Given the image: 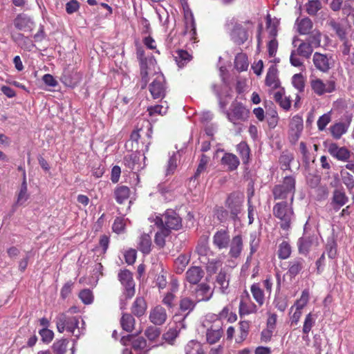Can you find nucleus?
<instances>
[{
	"label": "nucleus",
	"mask_w": 354,
	"mask_h": 354,
	"mask_svg": "<svg viewBox=\"0 0 354 354\" xmlns=\"http://www.w3.org/2000/svg\"><path fill=\"white\" fill-rule=\"evenodd\" d=\"M328 151L333 158L342 162H348L351 156V151L345 147H339L336 143L328 145Z\"/></svg>",
	"instance_id": "obj_17"
},
{
	"label": "nucleus",
	"mask_w": 354,
	"mask_h": 354,
	"mask_svg": "<svg viewBox=\"0 0 354 354\" xmlns=\"http://www.w3.org/2000/svg\"><path fill=\"white\" fill-rule=\"evenodd\" d=\"M279 43L276 38L271 39L267 44L268 53L270 57L276 55L278 50Z\"/></svg>",
	"instance_id": "obj_64"
},
{
	"label": "nucleus",
	"mask_w": 354,
	"mask_h": 354,
	"mask_svg": "<svg viewBox=\"0 0 354 354\" xmlns=\"http://www.w3.org/2000/svg\"><path fill=\"white\" fill-rule=\"evenodd\" d=\"M118 279L125 288H134L133 274L127 269L121 270L118 273Z\"/></svg>",
	"instance_id": "obj_33"
},
{
	"label": "nucleus",
	"mask_w": 354,
	"mask_h": 354,
	"mask_svg": "<svg viewBox=\"0 0 354 354\" xmlns=\"http://www.w3.org/2000/svg\"><path fill=\"white\" fill-rule=\"evenodd\" d=\"M68 340L66 339H62L55 342L53 348L56 354H65L67 350Z\"/></svg>",
	"instance_id": "obj_55"
},
{
	"label": "nucleus",
	"mask_w": 354,
	"mask_h": 354,
	"mask_svg": "<svg viewBox=\"0 0 354 354\" xmlns=\"http://www.w3.org/2000/svg\"><path fill=\"white\" fill-rule=\"evenodd\" d=\"M151 239L149 234H143L139 238L138 248L145 254H149L151 250Z\"/></svg>",
	"instance_id": "obj_34"
},
{
	"label": "nucleus",
	"mask_w": 354,
	"mask_h": 354,
	"mask_svg": "<svg viewBox=\"0 0 354 354\" xmlns=\"http://www.w3.org/2000/svg\"><path fill=\"white\" fill-rule=\"evenodd\" d=\"M228 252L231 258L237 259L240 257L243 248V239L241 235H236L232 237L229 245Z\"/></svg>",
	"instance_id": "obj_24"
},
{
	"label": "nucleus",
	"mask_w": 354,
	"mask_h": 354,
	"mask_svg": "<svg viewBox=\"0 0 354 354\" xmlns=\"http://www.w3.org/2000/svg\"><path fill=\"white\" fill-rule=\"evenodd\" d=\"M175 60L180 68L186 65L192 58V55L185 50H178L175 52Z\"/></svg>",
	"instance_id": "obj_40"
},
{
	"label": "nucleus",
	"mask_w": 354,
	"mask_h": 354,
	"mask_svg": "<svg viewBox=\"0 0 354 354\" xmlns=\"http://www.w3.org/2000/svg\"><path fill=\"white\" fill-rule=\"evenodd\" d=\"M310 86L313 93L322 96L335 92L337 90V82L333 78H329L324 82L321 78L314 77L310 80Z\"/></svg>",
	"instance_id": "obj_6"
},
{
	"label": "nucleus",
	"mask_w": 354,
	"mask_h": 354,
	"mask_svg": "<svg viewBox=\"0 0 354 354\" xmlns=\"http://www.w3.org/2000/svg\"><path fill=\"white\" fill-rule=\"evenodd\" d=\"M292 45L295 48L291 51L290 56V64L295 67L304 66V59H309L313 52L312 44L308 41L301 40L298 37L295 36L292 39Z\"/></svg>",
	"instance_id": "obj_2"
},
{
	"label": "nucleus",
	"mask_w": 354,
	"mask_h": 354,
	"mask_svg": "<svg viewBox=\"0 0 354 354\" xmlns=\"http://www.w3.org/2000/svg\"><path fill=\"white\" fill-rule=\"evenodd\" d=\"M223 335V331L220 326L214 325L208 328L206 332V340L209 344L217 343Z\"/></svg>",
	"instance_id": "obj_26"
},
{
	"label": "nucleus",
	"mask_w": 354,
	"mask_h": 354,
	"mask_svg": "<svg viewBox=\"0 0 354 354\" xmlns=\"http://www.w3.org/2000/svg\"><path fill=\"white\" fill-rule=\"evenodd\" d=\"M196 252L198 255V260L201 263H205V260L209 258V254H212L208 246L207 238H205L198 243L196 247Z\"/></svg>",
	"instance_id": "obj_25"
},
{
	"label": "nucleus",
	"mask_w": 354,
	"mask_h": 354,
	"mask_svg": "<svg viewBox=\"0 0 354 354\" xmlns=\"http://www.w3.org/2000/svg\"><path fill=\"white\" fill-rule=\"evenodd\" d=\"M130 189L125 185L117 186L114 190V198L119 204H122L130 196Z\"/></svg>",
	"instance_id": "obj_30"
},
{
	"label": "nucleus",
	"mask_w": 354,
	"mask_h": 354,
	"mask_svg": "<svg viewBox=\"0 0 354 354\" xmlns=\"http://www.w3.org/2000/svg\"><path fill=\"white\" fill-rule=\"evenodd\" d=\"M289 126L288 139L292 145H295L300 138L304 129L302 117L299 115L293 116Z\"/></svg>",
	"instance_id": "obj_15"
},
{
	"label": "nucleus",
	"mask_w": 354,
	"mask_h": 354,
	"mask_svg": "<svg viewBox=\"0 0 354 354\" xmlns=\"http://www.w3.org/2000/svg\"><path fill=\"white\" fill-rule=\"evenodd\" d=\"M257 311V307L253 304H247L243 300L241 301L239 304V313L241 315H249L250 313H255Z\"/></svg>",
	"instance_id": "obj_56"
},
{
	"label": "nucleus",
	"mask_w": 354,
	"mask_h": 354,
	"mask_svg": "<svg viewBox=\"0 0 354 354\" xmlns=\"http://www.w3.org/2000/svg\"><path fill=\"white\" fill-rule=\"evenodd\" d=\"M321 7V2L319 0H310L306 5V11L310 15H315Z\"/></svg>",
	"instance_id": "obj_58"
},
{
	"label": "nucleus",
	"mask_w": 354,
	"mask_h": 354,
	"mask_svg": "<svg viewBox=\"0 0 354 354\" xmlns=\"http://www.w3.org/2000/svg\"><path fill=\"white\" fill-rule=\"evenodd\" d=\"M294 160L293 153L288 151L281 153L279 162L282 170H290V163Z\"/></svg>",
	"instance_id": "obj_41"
},
{
	"label": "nucleus",
	"mask_w": 354,
	"mask_h": 354,
	"mask_svg": "<svg viewBox=\"0 0 354 354\" xmlns=\"http://www.w3.org/2000/svg\"><path fill=\"white\" fill-rule=\"evenodd\" d=\"M313 245L312 239L308 236H303L298 239L297 247L299 254L307 255Z\"/></svg>",
	"instance_id": "obj_39"
},
{
	"label": "nucleus",
	"mask_w": 354,
	"mask_h": 354,
	"mask_svg": "<svg viewBox=\"0 0 354 354\" xmlns=\"http://www.w3.org/2000/svg\"><path fill=\"white\" fill-rule=\"evenodd\" d=\"M143 133L145 134L148 140L151 139V128L148 121L145 122L140 127L138 124L131 132L130 135V140L132 142L131 150L136 149L138 151L139 149V140L142 138Z\"/></svg>",
	"instance_id": "obj_13"
},
{
	"label": "nucleus",
	"mask_w": 354,
	"mask_h": 354,
	"mask_svg": "<svg viewBox=\"0 0 354 354\" xmlns=\"http://www.w3.org/2000/svg\"><path fill=\"white\" fill-rule=\"evenodd\" d=\"M126 227V219L122 216L116 217L112 225L114 232L119 234L123 233Z\"/></svg>",
	"instance_id": "obj_53"
},
{
	"label": "nucleus",
	"mask_w": 354,
	"mask_h": 354,
	"mask_svg": "<svg viewBox=\"0 0 354 354\" xmlns=\"http://www.w3.org/2000/svg\"><path fill=\"white\" fill-rule=\"evenodd\" d=\"M29 198L30 194L28 191L26 174V171H24L22 182L15 193V201L12 205L11 210L9 214L10 216L13 215V214L16 212L18 206L23 205Z\"/></svg>",
	"instance_id": "obj_11"
},
{
	"label": "nucleus",
	"mask_w": 354,
	"mask_h": 354,
	"mask_svg": "<svg viewBox=\"0 0 354 354\" xmlns=\"http://www.w3.org/2000/svg\"><path fill=\"white\" fill-rule=\"evenodd\" d=\"M274 100L285 111H288L291 107L292 100L284 95L283 88L274 93Z\"/></svg>",
	"instance_id": "obj_31"
},
{
	"label": "nucleus",
	"mask_w": 354,
	"mask_h": 354,
	"mask_svg": "<svg viewBox=\"0 0 354 354\" xmlns=\"http://www.w3.org/2000/svg\"><path fill=\"white\" fill-rule=\"evenodd\" d=\"M330 131L335 139H339L347 131V126L344 122H337L330 127Z\"/></svg>",
	"instance_id": "obj_48"
},
{
	"label": "nucleus",
	"mask_w": 354,
	"mask_h": 354,
	"mask_svg": "<svg viewBox=\"0 0 354 354\" xmlns=\"http://www.w3.org/2000/svg\"><path fill=\"white\" fill-rule=\"evenodd\" d=\"M234 66L239 71H246L249 66L246 54L243 53H238L235 57Z\"/></svg>",
	"instance_id": "obj_44"
},
{
	"label": "nucleus",
	"mask_w": 354,
	"mask_h": 354,
	"mask_svg": "<svg viewBox=\"0 0 354 354\" xmlns=\"http://www.w3.org/2000/svg\"><path fill=\"white\" fill-rule=\"evenodd\" d=\"M12 41L16 43L18 46L26 51H31L35 47L32 40L24 34L17 32L11 35Z\"/></svg>",
	"instance_id": "obj_22"
},
{
	"label": "nucleus",
	"mask_w": 354,
	"mask_h": 354,
	"mask_svg": "<svg viewBox=\"0 0 354 354\" xmlns=\"http://www.w3.org/2000/svg\"><path fill=\"white\" fill-rule=\"evenodd\" d=\"M302 308H299V306H292L290 309V314L293 312L292 315L290 316V322L291 325H297L299 321V319L302 314Z\"/></svg>",
	"instance_id": "obj_60"
},
{
	"label": "nucleus",
	"mask_w": 354,
	"mask_h": 354,
	"mask_svg": "<svg viewBox=\"0 0 354 354\" xmlns=\"http://www.w3.org/2000/svg\"><path fill=\"white\" fill-rule=\"evenodd\" d=\"M79 297L85 304H90L93 300V295L91 289H82L79 293Z\"/></svg>",
	"instance_id": "obj_61"
},
{
	"label": "nucleus",
	"mask_w": 354,
	"mask_h": 354,
	"mask_svg": "<svg viewBox=\"0 0 354 354\" xmlns=\"http://www.w3.org/2000/svg\"><path fill=\"white\" fill-rule=\"evenodd\" d=\"M292 197L288 201L276 202L272 207L273 216L279 220L280 228L288 231L295 218Z\"/></svg>",
	"instance_id": "obj_1"
},
{
	"label": "nucleus",
	"mask_w": 354,
	"mask_h": 354,
	"mask_svg": "<svg viewBox=\"0 0 354 354\" xmlns=\"http://www.w3.org/2000/svg\"><path fill=\"white\" fill-rule=\"evenodd\" d=\"M215 215L221 223H224L230 219V214L223 207H218L215 209Z\"/></svg>",
	"instance_id": "obj_57"
},
{
	"label": "nucleus",
	"mask_w": 354,
	"mask_h": 354,
	"mask_svg": "<svg viewBox=\"0 0 354 354\" xmlns=\"http://www.w3.org/2000/svg\"><path fill=\"white\" fill-rule=\"evenodd\" d=\"M15 27L19 30L31 32L35 27V22L26 14L20 13L13 21Z\"/></svg>",
	"instance_id": "obj_18"
},
{
	"label": "nucleus",
	"mask_w": 354,
	"mask_h": 354,
	"mask_svg": "<svg viewBox=\"0 0 354 354\" xmlns=\"http://www.w3.org/2000/svg\"><path fill=\"white\" fill-rule=\"evenodd\" d=\"M348 201V197L342 189H336L333 192L330 205L333 209L337 212Z\"/></svg>",
	"instance_id": "obj_21"
},
{
	"label": "nucleus",
	"mask_w": 354,
	"mask_h": 354,
	"mask_svg": "<svg viewBox=\"0 0 354 354\" xmlns=\"http://www.w3.org/2000/svg\"><path fill=\"white\" fill-rule=\"evenodd\" d=\"M305 261L301 257H297L288 262V274L290 277L297 276L304 268Z\"/></svg>",
	"instance_id": "obj_28"
},
{
	"label": "nucleus",
	"mask_w": 354,
	"mask_h": 354,
	"mask_svg": "<svg viewBox=\"0 0 354 354\" xmlns=\"http://www.w3.org/2000/svg\"><path fill=\"white\" fill-rule=\"evenodd\" d=\"M145 335L149 340L153 341L160 336V330L156 326H149L146 329Z\"/></svg>",
	"instance_id": "obj_63"
},
{
	"label": "nucleus",
	"mask_w": 354,
	"mask_h": 354,
	"mask_svg": "<svg viewBox=\"0 0 354 354\" xmlns=\"http://www.w3.org/2000/svg\"><path fill=\"white\" fill-rule=\"evenodd\" d=\"M156 64V61L153 56L149 57V61L139 64L142 89H145L147 87L149 82V76L151 75L153 76L154 72H156L155 71Z\"/></svg>",
	"instance_id": "obj_12"
},
{
	"label": "nucleus",
	"mask_w": 354,
	"mask_h": 354,
	"mask_svg": "<svg viewBox=\"0 0 354 354\" xmlns=\"http://www.w3.org/2000/svg\"><path fill=\"white\" fill-rule=\"evenodd\" d=\"M266 84L271 87L272 89H276L280 86V82L277 77V69L275 66H271L266 74Z\"/></svg>",
	"instance_id": "obj_27"
},
{
	"label": "nucleus",
	"mask_w": 354,
	"mask_h": 354,
	"mask_svg": "<svg viewBox=\"0 0 354 354\" xmlns=\"http://www.w3.org/2000/svg\"><path fill=\"white\" fill-rule=\"evenodd\" d=\"M124 161L125 165L131 170L138 171L140 168V155L137 153L125 156Z\"/></svg>",
	"instance_id": "obj_38"
},
{
	"label": "nucleus",
	"mask_w": 354,
	"mask_h": 354,
	"mask_svg": "<svg viewBox=\"0 0 354 354\" xmlns=\"http://www.w3.org/2000/svg\"><path fill=\"white\" fill-rule=\"evenodd\" d=\"M250 329V324L247 321L239 322V335L236 339L237 343L243 342L248 337Z\"/></svg>",
	"instance_id": "obj_50"
},
{
	"label": "nucleus",
	"mask_w": 354,
	"mask_h": 354,
	"mask_svg": "<svg viewBox=\"0 0 354 354\" xmlns=\"http://www.w3.org/2000/svg\"><path fill=\"white\" fill-rule=\"evenodd\" d=\"M147 308V304L143 297H137L131 307V313L136 317L142 316Z\"/></svg>",
	"instance_id": "obj_32"
},
{
	"label": "nucleus",
	"mask_w": 354,
	"mask_h": 354,
	"mask_svg": "<svg viewBox=\"0 0 354 354\" xmlns=\"http://www.w3.org/2000/svg\"><path fill=\"white\" fill-rule=\"evenodd\" d=\"M209 162V157L205 154H202L201 156L200 162L198 165L197 169L194 174V179H197L200 174L206 169L207 164Z\"/></svg>",
	"instance_id": "obj_59"
},
{
	"label": "nucleus",
	"mask_w": 354,
	"mask_h": 354,
	"mask_svg": "<svg viewBox=\"0 0 354 354\" xmlns=\"http://www.w3.org/2000/svg\"><path fill=\"white\" fill-rule=\"evenodd\" d=\"M330 26L340 40L346 39V33L344 27L339 23L333 20L330 21Z\"/></svg>",
	"instance_id": "obj_52"
},
{
	"label": "nucleus",
	"mask_w": 354,
	"mask_h": 354,
	"mask_svg": "<svg viewBox=\"0 0 354 354\" xmlns=\"http://www.w3.org/2000/svg\"><path fill=\"white\" fill-rule=\"evenodd\" d=\"M154 221L155 225L159 229L155 234L154 242L157 246L162 248L165 245V239L170 234V232H168V228L163 227V223L160 216H156Z\"/></svg>",
	"instance_id": "obj_19"
},
{
	"label": "nucleus",
	"mask_w": 354,
	"mask_h": 354,
	"mask_svg": "<svg viewBox=\"0 0 354 354\" xmlns=\"http://www.w3.org/2000/svg\"><path fill=\"white\" fill-rule=\"evenodd\" d=\"M313 27L312 21L308 18L297 20V29L300 35H308Z\"/></svg>",
	"instance_id": "obj_35"
},
{
	"label": "nucleus",
	"mask_w": 354,
	"mask_h": 354,
	"mask_svg": "<svg viewBox=\"0 0 354 354\" xmlns=\"http://www.w3.org/2000/svg\"><path fill=\"white\" fill-rule=\"evenodd\" d=\"M203 270L198 266L190 268L186 272L187 280L192 285L197 284L203 276Z\"/></svg>",
	"instance_id": "obj_29"
},
{
	"label": "nucleus",
	"mask_w": 354,
	"mask_h": 354,
	"mask_svg": "<svg viewBox=\"0 0 354 354\" xmlns=\"http://www.w3.org/2000/svg\"><path fill=\"white\" fill-rule=\"evenodd\" d=\"M80 317L68 316L66 313L59 314L56 318L57 330L63 333L64 330L71 333L76 337L82 334V330L79 327Z\"/></svg>",
	"instance_id": "obj_5"
},
{
	"label": "nucleus",
	"mask_w": 354,
	"mask_h": 354,
	"mask_svg": "<svg viewBox=\"0 0 354 354\" xmlns=\"http://www.w3.org/2000/svg\"><path fill=\"white\" fill-rule=\"evenodd\" d=\"M244 196L242 194L232 192L230 194L225 201V205L230 214V219L234 222L239 221V214L242 211Z\"/></svg>",
	"instance_id": "obj_8"
},
{
	"label": "nucleus",
	"mask_w": 354,
	"mask_h": 354,
	"mask_svg": "<svg viewBox=\"0 0 354 354\" xmlns=\"http://www.w3.org/2000/svg\"><path fill=\"white\" fill-rule=\"evenodd\" d=\"M205 261L206 262L202 263L206 266L207 272L210 275L216 273L218 268L222 266V262L218 259H210L208 258Z\"/></svg>",
	"instance_id": "obj_46"
},
{
	"label": "nucleus",
	"mask_w": 354,
	"mask_h": 354,
	"mask_svg": "<svg viewBox=\"0 0 354 354\" xmlns=\"http://www.w3.org/2000/svg\"><path fill=\"white\" fill-rule=\"evenodd\" d=\"M229 281L230 276L227 274L226 270L221 269L215 277V287L218 286L220 288H227L229 286Z\"/></svg>",
	"instance_id": "obj_47"
},
{
	"label": "nucleus",
	"mask_w": 354,
	"mask_h": 354,
	"mask_svg": "<svg viewBox=\"0 0 354 354\" xmlns=\"http://www.w3.org/2000/svg\"><path fill=\"white\" fill-rule=\"evenodd\" d=\"M154 78L149 86V92L153 99H162L166 94V80L161 72H154Z\"/></svg>",
	"instance_id": "obj_10"
},
{
	"label": "nucleus",
	"mask_w": 354,
	"mask_h": 354,
	"mask_svg": "<svg viewBox=\"0 0 354 354\" xmlns=\"http://www.w3.org/2000/svg\"><path fill=\"white\" fill-rule=\"evenodd\" d=\"M214 245L218 250L226 249L230 243V232L227 229L217 230L212 238Z\"/></svg>",
	"instance_id": "obj_16"
},
{
	"label": "nucleus",
	"mask_w": 354,
	"mask_h": 354,
	"mask_svg": "<svg viewBox=\"0 0 354 354\" xmlns=\"http://www.w3.org/2000/svg\"><path fill=\"white\" fill-rule=\"evenodd\" d=\"M295 178L292 176H286L281 184L276 185L272 189V194L274 201H288L292 197L295 199Z\"/></svg>",
	"instance_id": "obj_3"
},
{
	"label": "nucleus",
	"mask_w": 354,
	"mask_h": 354,
	"mask_svg": "<svg viewBox=\"0 0 354 354\" xmlns=\"http://www.w3.org/2000/svg\"><path fill=\"white\" fill-rule=\"evenodd\" d=\"M277 315L275 313H269L267 320V329L263 330V334L268 333V338L272 337L276 327Z\"/></svg>",
	"instance_id": "obj_51"
},
{
	"label": "nucleus",
	"mask_w": 354,
	"mask_h": 354,
	"mask_svg": "<svg viewBox=\"0 0 354 354\" xmlns=\"http://www.w3.org/2000/svg\"><path fill=\"white\" fill-rule=\"evenodd\" d=\"M313 62L315 68L328 73L335 66V59L332 54L315 52L313 55Z\"/></svg>",
	"instance_id": "obj_9"
},
{
	"label": "nucleus",
	"mask_w": 354,
	"mask_h": 354,
	"mask_svg": "<svg viewBox=\"0 0 354 354\" xmlns=\"http://www.w3.org/2000/svg\"><path fill=\"white\" fill-rule=\"evenodd\" d=\"M149 319L154 325L161 326L167 319V312L162 306L158 305L151 309Z\"/></svg>",
	"instance_id": "obj_20"
},
{
	"label": "nucleus",
	"mask_w": 354,
	"mask_h": 354,
	"mask_svg": "<svg viewBox=\"0 0 354 354\" xmlns=\"http://www.w3.org/2000/svg\"><path fill=\"white\" fill-rule=\"evenodd\" d=\"M292 84L299 92H304L305 88V79L301 73L295 74L292 76Z\"/></svg>",
	"instance_id": "obj_54"
},
{
	"label": "nucleus",
	"mask_w": 354,
	"mask_h": 354,
	"mask_svg": "<svg viewBox=\"0 0 354 354\" xmlns=\"http://www.w3.org/2000/svg\"><path fill=\"white\" fill-rule=\"evenodd\" d=\"M292 253V247L286 241H283L278 247L277 255L280 259H288Z\"/></svg>",
	"instance_id": "obj_45"
},
{
	"label": "nucleus",
	"mask_w": 354,
	"mask_h": 354,
	"mask_svg": "<svg viewBox=\"0 0 354 354\" xmlns=\"http://www.w3.org/2000/svg\"><path fill=\"white\" fill-rule=\"evenodd\" d=\"M225 114L230 122L237 124L248 120L250 111L243 103L234 100L232 102L230 109L225 111Z\"/></svg>",
	"instance_id": "obj_7"
},
{
	"label": "nucleus",
	"mask_w": 354,
	"mask_h": 354,
	"mask_svg": "<svg viewBox=\"0 0 354 354\" xmlns=\"http://www.w3.org/2000/svg\"><path fill=\"white\" fill-rule=\"evenodd\" d=\"M167 111V107H163L162 105H155L151 106L147 108V111L149 112V115L150 116L160 115H164L166 114Z\"/></svg>",
	"instance_id": "obj_62"
},
{
	"label": "nucleus",
	"mask_w": 354,
	"mask_h": 354,
	"mask_svg": "<svg viewBox=\"0 0 354 354\" xmlns=\"http://www.w3.org/2000/svg\"><path fill=\"white\" fill-rule=\"evenodd\" d=\"M340 176L343 183L351 192L354 188V177L348 171L343 169L340 171Z\"/></svg>",
	"instance_id": "obj_49"
},
{
	"label": "nucleus",
	"mask_w": 354,
	"mask_h": 354,
	"mask_svg": "<svg viewBox=\"0 0 354 354\" xmlns=\"http://www.w3.org/2000/svg\"><path fill=\"white\" fill-rule=\"evenodd\" d=\"M236 151L244 165L248 164L250 160V149L245 142H241L236 146Z\"/></svg>",
	"instance_id": "obj_37"
},
{
	"label": "nucleus",
	"mask_w": 354,
	"mask_h": 354,
	"mask_svg": "<svg viewBox=\"0 0 354 354\" xmlns=\"http://www.w3.org/2000/svg\"><path fill=\"white\" fill-rule=\"evenodd\" d=\"M122 329L127 332H131L135 326L134 317L129 313H124L120 319Z\"/></svg>",
	"instance_id": "obj_42"
},
{
	"label": "nucleus",
	"mask_w": 354,
	"mask_h": 354,
	"mask_svg": "<svg viewBox=\"0 0 354 354\" xmlns=\"http://www.w3.org/2000/svg\"><path fill=\"white\" fill-rule=\"evenodd\" d=\"M160 217L162 221L163 227L165 229L168 228V232H171V230H178L183 226L182 218L174 210L167 209L165 214Z\"/></svg>",
	"instance_id": "obj_14"
},
{
	"label": "nucleus",
	"mask_w": 354,
	"mask_h": 354,
	"mask_svg": "<svg viewBox=\"0 0 354 354\" xmlns=\"http://www.w3.org/2000/svg\"><path fill=\"white\" fill-rule=\"evenodd\" d=\"M185 354H205V351L200 342L191 340L185 347Z\"/></svg>",
	"instance_id": "obj_43"
},
{
	"label": "nucleus",
	"mask_w": 354,
	"mask_h": 354,
	"mask_svg": "<svg viewBox=\"0 0 354 354\" xmlns=\"http://www.w3.org/2000/svg\"><path fill=\"white\" fill-rule=\"evenodd\" d=\"M228 26H232L230 31V37L234 43L240 46L243 44L249 37V30L253 26V23L250 20H247L241 24L234 19H231L227 23Z\"/></svg>",
	"instance_id": "obj_4"
},
{
	"label": "nucleus",
	"mask_w": 354,
	"mask_h": 354,
	"mask_svg": "<svg viewBox=\"0 0 354 354\" xmlns=\"http://www.w3.org/2000/svg\"><path fill=\"white\" fill-rule=\"evenodd\" d=\"M266 28L268 31L269 37L276 38L278 34V26L279 25V21L274 18L272 19L270 15L266 16Z\"/></svg>",
	"instance_id": "obj_36"
},
{
	"label": "nucleus",
	"mask_w": 354,
	"mask_h": 354,
	"mask_svg": "<svg viewBox=\"0 0 354 354\" xmlns=\"http://www.w3.org/2000/svg\"><path fill=\"white\" fill-rule=\"evenodd\" d=\"M221 165L227 171H233L236 170L240 165L239 158L232 153H225L221 159Z\"/></svg>",
	"instance_id": "obj_23"
}]
</instances>
